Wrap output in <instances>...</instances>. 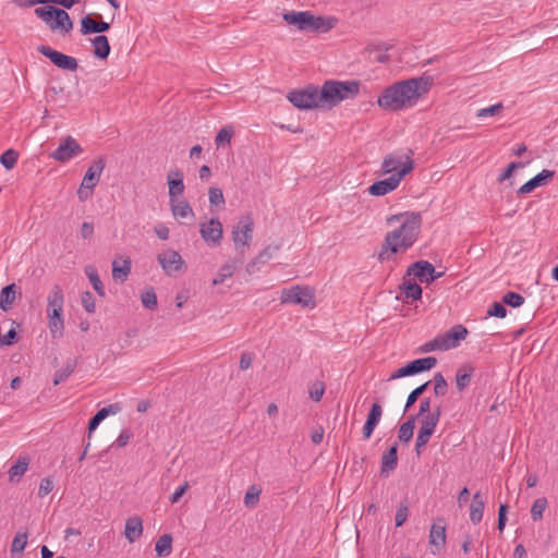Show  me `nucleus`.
Returning a JSON list of instances; mask_svg holds the SVG:
<instances>
[{
	"label": "nucleus",
	"mask_w": 558,
	"mask_h": 558,
	"mask_svg": "<svg viewBox=\"0 0 558 558\" xmlns=\"http://www.w3.org/2000/svg\"><path fill=\"white\" fill-rule=\"evenodd\" d=\"M81 301H82V305H83L84 310L87 313L95 312V308H96L95 300H94L93 294L89 291H85L82 293Z\"/></svg>",
	"instance_id": "obj_56"
},
{
	"label": "nucleus",
	"mask_w": 558,
	"mask_h": 558,
	"mask_svg": "<svg viewBox=\"0 0 558 558\" xmlns=\"http://www.w3.org/2000/svg\"><path fill=\"white\" fill-rule=\"evenodd\" d=\"M141 300H142L143 305L148 310H155L157 307V304H158L157 295L153 288H150V289L146 290L144 293H142Z\"/></svg>",
	"instance_id": "obj_48"
},
{
	"label": "nucleus",
	"mask_w": 558,
	"mask_h": 558,
	"mask_svg": "<svg viewBox=\"0 0 558 558\" xmlns=\"http://www.w3.org/2000/svg\"><path fill=\"white\" fill-rule=\"evenodd\" d=\"M408 277L418 280L422 283H432L433 281L441 278L445 272L436 271L432 263L427 260H418L411 264L407 269Z\"/></svg>",
	"instance_id": "obj_11"
},
{
	"label": "nucleus",
	"mask_w": 558,
	"mask_h": 558,
	"mask_svg": "<svg viewBox=\"0 0 558 558\" xmlns=\"http://www.w3.org/2000/svg\"><path fill=\"white\" fill-rule=\"evenodd\" d=\"M75 367H76L75 360L68 361L60 369H58L54 373L53 385L57 386V385L65 381L69 378V376L74 372Z\"/></svg>",
	"instance_id": "obj_38"
},
{
	"label": "nucleus",
	"mask_w": 558,
	"mask_h": 558,
	"mask_svg": "<svg viewBox=\"0 0 558 558\" xmlns=\"http://www.w3.org/2000/svg\"><path fill=\"white\" fill-rule=\"evenodd\" d=\"M238 264H240L239 259L233 260V262H228L225 265H222L217 274V277L213 280V284L214 286L221 284V283H223V281L227 278L232 277L234 271L238 268Z\"/></svg>",
	"instance_id": "obj_33"
},
{
	"label": "nucleus",
	"mask_w": 558,
	"mask_h": 558,
	"mask_svg": "<svg viewBox=\"0 0 558 558\" xmlns=\"http://www.w3.org/2000/svg\"><path fill=\"white\" fill-rule=\"evenodd\" d=\"M487 315L498 318H505L507 315V308L504 306V304L499 302H494L492 306L488 308Z\"/></svg>",
	"instance_id": "obj_57"
},
{
	"label": "nucleus",
	"mask_w": 558,
	"mask_h": 558,
	"mask_svg": "<svg viewBox=\"0 0 558 558\" xmlns=\"http://www.w3.org/2000/svg\"><path fill=\"white\" fill-rule=\"evenodd\" d=\"M157 260L168 276H171L174 272H179L183 268H185L184 260L182 259L181 255L174 250H167L158 254Z\"/></svg>",
	"instance_id": "obj_16"
},
{
	"label": "nucleus",
	"mask_w": 558,
	"mask_h": 558,
	"mask_svg": "<svg viewBox=\"0 0 558 558\" xmlns=\"http://www.w3.org/2000/svg\"><path fill=\"white\" fill-rule=\"evenodd\" d=\"M260 494L262 487L259 485L250 486L244 496V505L248 508H254L259 501Z\"/></svg>",
	"instance_id": "obj_42"
},
{
	"label": "nucleus",
	"mask_w": 558,
	"mask_h": 558,
	"mask_svg": "<svg viewBox=\"0 0 558 558\" xmlns=\"http://www.w3.org/2000/svg\"><path fill=\"white\" fill-rule=\"evenodd\" d=\"M412 171V165L408 162L403 169L392 173L389 178L374 182L368 187V193L373 196H384L395 191L400 184L401 180Z\"/></svg>",
	"instance_id": "obj_10"
},
{
	"label": "nucleus",
	"mask_w": 558,
	"mask_h": 558,
	"mask_svg": "<svg viewBox=\"0 0 558 558\" xmlns=\"http://www.w3.org/2000/svg\"><path fill=\"white\" fill-rule=\"evenodd\" d=\"M208 201L211 208L222 207L226 203L222 190L217 186H210L208 190Z\"/></svg>",
	"instance_id": "obj_41"
},
{
	"label": "nucleus",
	"mask_w": 558,
	"mask_h": 558,
	"mask_svg": "<svg viewBox=\"0 0 558 558\" xmlns=\"http://www.w3.org/2000/svg\"><path fill=\"white\" fill-rule=\"evenodd\" d=\"M99 177L95 174L92 170H87L83 180H82V187L89 189V191H93L95 186L99 182Z\"/></svg>",
	"instance_id": "obj_52"
},
{
	"label": "nucleus",
	"mask_w": 558,
	"mask_h": 558,
	"mask_svg": "<svg viewBox=\"0 0 558 558\" xmlns=\"http://www.w3.org/2000/svg\"><path fill=\"white\" fill-rule=\"evenodd\" d=\"M413 151L409 150V154H389L384 158L381 163V171L384 174L396 173L400 169H403L408 162L412 165V169L414 168V162L412 160Z\"/></svg>",
	"instance_id": "obj_17"
},
{
	"label": "nucleus",
	"mask_w": 558,
	"mask_h": 558,
	"mask_svg": "<svg viewBox=\"0 0 558 558\" xmlns=\"http://www.w3.org/2000/svg\"><path fill=\"white\" fill-rule=\"evenodd\" d=\"M17 333L11 328L3 337H0V345H11L16 341Z\"/></svg>",
	"instance_id": "obj_64"
},
{
	"label": "nucleus",
	"mask_w": 558,
	"mask_h": 558,
	"mask_svg": "<svg viewBox=\"0 0 558 558\" xmlns=\"http://www.w3.org/2000/svg\"><path fill=\"white\" fill-rule=\"evenodd\" d=\"M233 129L231 126H225L222 128L216 138H215V144L217 145V147L223 145V144H230L231 142V138L233 136Z\"/></svg>",
	"instance_id": "obj_49"
},
{
	"label": "nucleus",
	"mask_w": 558,
	"mask_h": 558,
	"mask_svg": "<svg viewBox=\"0 0 558 558\" xmlns=\"http://www.w3.org/2000/svg\"><path fill=\"white\" fill-rule=\"evenodd\" d=\"M15 299V284L5 286L0 292V308L4 312L9 311Z\"/></svg>",
	"instance_id": "obj_36"
},
{
	"label": "nucleus",
	"mask_w": 558,
	"mask_h": 558,
	"mask_svg": "<svg viewBox=\"0 0 558 558\" xmlns=\"http://www.w3.org/2000/svg\"><path fill=\"white\" fill-rule=\"evenodd\" d=\"M437 364V359L434 356H427L423 359H417L414 361H411L410 363L405 364L404 366L398 368L396 372H393L388 380L398 379L405 376H412L415 374H420L426 371L432 369Z\"/></svg>",
	"instance_id": "obj_12"
},
{
	"label": "nucleus",
	"mask_w": 558,
	"mask_h": 558,
	"mask_svg": "<svg viewBox=\"0 0 558 558\" xmlns=\"http://www.w3.org/2000/svg\"><path fill=\"white\" fill-rule=\"evenodd\" d=\"M413 277H408L405 274L402 279V283L399 286L401 294L407 300V303L411 301H417L422 298V288L414 282Z\"/></svg>",
	"instance_id": "obj_21"
},
{
	"label": "nucleus",
	"mask_w": 558,
	"mask_h": 558,
	"mask_svg": "<svg viewBox=\"0 0 558 558\" xmlns=\"http://www.w3.org/2000/svg\"><path fill=\"white\" fill-rule=\"evenodd\" d=\"M507 512H508V505L501 504L499 506V510H498V523H497V529L499 532H502L505 530L506 522H507Z\"/></svg>",
	"instance_id": "obj_60"
},
{
	"label": "nucleus",
	"mask_w": 558,
	"mask_h": 558,
	"mask_svg": "<svg viewBox=\"0 0 558 558\" xmlns=\"http://www.w3.org/2000/svg\"><path fill=\"white\" fill-rule=\"evenodd\" d=\"M523 167H524L523 162L509 163L508 167L505 169V171L499 175L498 181L504 182V181L510 179L514 170H517L519 168H523Z\"/></svg>",
	"instance_id": "obj_59"
},
{
	"label": "nucleus",
	"mask_w": 558,
	"mask_h": 558,
	"mask_svg": "<svg viewBox=\"0 0 558 558\" xmlns=\"http://www.w3.org/2000/svg\"><path fill=\"white\" fill-rule=\"evenodd\" d=\"M398 465V445L393 444L381 457L380 473H389Z\"/></svg>",
	"instance_id": "obj_27"
},
{
	"label": "nucleus",
	"mask_w": 558,
	"mask_h": 558,
	"mask_svg": "<svg viewBox=\"0 0 558 558\" xmlns=\"http://www.w3.org/2000/svg\"><path fill=\"white\" fill-rule=\"evenodd\" d=\"M448 384L441 373L434 375V393L436 397H444L447 393Z\"/></svg>",
	"instance_id": "obj_44"
},
{
	"label": "nucleus",
	"mask_w": 558,
	"mask_h": 558,
	"mask_svg": "<svg viewBox=\"0 0 558 558\" xmlns=\"http://www.w3.org/2000/svg\"><path fill=\"white\" fill-rule=\"evenodd\" d=\"M485 508V501L482 498V495L480 492L475 493L473 495L472 502L470 505V520L473 524H477L483 519Z\"/></svg>",
	"instance_id": "obj_28"
},
{
	"label": "nucleus",
	"mask_w": 558,
	"mask_h": 558,
	"mask_svg": "<svg viewBox=\"0 0 558 558\" xmlns=\"http://www.w3.org/2000/svg\"><path fill=\"white\" fill-rule=\"evenodd\" d=\"M19 154L14 149H8L0 156L1 165L7 169H12L17 161Z\"/></svg>",
	"instance_id": "obj_47"
},
{
	"label": "nucleus",
	"mask_w": 558,
	"mask_h": 558,
	"mask_svg": "<svg viewBox=\"0 0 558 558\" xmlns=\"http://www.w3.org/2000/svg\"><path fill=\"white\" fill-rule=\"evenodd\" d=\"M415 427V416H410L404 423L401 424L398 432V439L401 442H409L413 437Z\"/></svg>",
	"instance_id": "obj_37"
},
{
	"label": "nucleus",
	"mask_w": 558,
	"mask_h": 558,
	"mask_svg": "<svg viewBox=\"0 0 558 558\" xmlns=\"http://www.w3.org/2000/svg\"><path fill=\"white\" fill-rule=\"evenodd\" d=\"M383 415V408L378 402L372 404L369 412L366 417V422L363 426L364 439H369L374 433V429L378 425Z\"/></svg>",
	"instance_id": "obj_19"
},
{
	"label": "nucleus",
	"mask_w": 558,
	"mask_h": 558,
	"mask_svg": "<svg viewBox=\"0 0 558 558\" xmlns=\"http://www.w3.org/2000/svg\"><path fill=\"white\" fill-rule=\"evenodd\" d=\"M502 108H504L502 104L498 102L490 107L480 109L476 113V117L477 118L493 117V116L500 113Z\"/></svg>",
	"instance_id": "obj_53"
},
{
	"label": "nucleus",
	"mask_w": 558,
	"mask_h": 558,
	"mask_svg": "<svg viewBox=\"0 0 558 558\" xmlns=\"http://www.w3.org/2000/svg\"><path fill=\"white\" fill-rule=\"evenodd\" d=\"M48 326L52 337L62 335L64 328L62 311L64 303L63 291L60 286L54 284L47 298Z\"/></svg>",
	"instance_id": "obj_4"
},
{
	"label": "nucleus",
	"mask_w": 558,
	"mask_h": 558,
	"mask_svg": "<svg viewBox=\"0 0 558 558\" xmlns=\"http://www.w3.org/2000/svg\"><path fill=\"white\" fill-rule=\"evenodd\" d=\"M29 460L25 457L20 458L9 470V477L12 482H19L28 469Z\"/></svg>",
	"instance_id": "obj_34"
},
{
	"label": "nucleus",
	"mask_w": 558,
	"mask_h": 558,
	"mask_svg": "<svg viewBox=\"0 0 558 558\" xmlns=\"http://www.w3.org/2000/svg\"><path fill=\"white\" fill-rule=\"evenodd\" d=\"M360 92L359 81L328 80L319 87V100L322 108L331 109L341 101L354 99Z\"/></svg>",
	"instance_id": "obj_3"
},
{
	"label": "nucleus",
	"mask_w": 558,
	"mask_h": 558,
	"mask_svg": "<svg viewBox=\"0 0 558 558\" xmlns=\"http://www.w3.org/2000/svg\"><path fill=\"white\" fill-rule=\"evenodd\" d=\"M27 544V533L26 532H17L13 538L11 546V554L22 553Z\"/></svg>",
	"instance_id": "obj_45"
},
{
	"label": "nucleus",
	"mask_w": 558,
	"mask_h": 558,
	"mask_svg": "<svg viewBox=\"0 0 558 558\" xmlns=\"http://www.w3.org/2000/svg\"><path fill=\"white\" fill-rule=\"evenodd\" d=\"M170 206H171V211H172V215L175 217V218H194L195 215H194V211H193V208L191 207V205L189 204L187 201L185 199H181V201H172L170 202Z\"/></svg>",
	"instance_id": "obj_29"
},
{
	"label": "nucleus",
	"mask_w": 558,
	"mask_h": 558,
	"mask_svg": "<svg viewBox=\"0 0 558 558\" xmlns=\"http://www.w3.org/2000/svg\"><path fill=\"white\" fill-rule=\"evenodd\" d=\"M105 167H106V160L102 157H100V158L94 160L87 170H92L93 172H95L96 175H98L100 178Z\"/></svg>",
	"instance_id": "obj_63"
},
{
	"label": "nucleus",
	"mask_w": 558,
	"mask_h": 558,
	"mask_svg": "<svg viewBox=\"0 0 558 558\" xmlns=\"http://www.w3.org/2000/svg\"><path fill=\"white\" fill-rule=\"evenodd\" d=\"M474 372L475 369L471 364H463L457 369L456 387L459 392H462L471 384Z\"/></svg>",
	"instance_id": "obj_26"
},
{
	"label": "nucleus",
	"mask_w": 558,
	"mask_h": 558,
	"mask_svg": "<svg viewBox=\"0 0 558 558\" xmlns=\"http://www.w3.org/2000/svg\"><path fill=\"white\" fill-rule=\"evenodd\" d=\"M280 248L279 245H267L259 254L256 256V260H259L262 264L268 262L275 252Z\"/></svg>",
	"instance_id": "obj_55"
},
{
	"label": "nucleus",
	"mask_w": 558,
	"mask_h": 558,
	"mask_svg": "<svg viewBox=\"0 0 558 558\" xmlns=\"http://www.w3.org/2000/svg\"><path fill=\"white\" fill-rule=\"evenodd\" d=\"M314 290L308 287L294 286L290 289H283L281 292L280 301L284 303L300 304L304 307L315 306Z\"/></svg>",
	"instance_id": "obj_9"
},
{
	"label": "nucleus",
	"mask_w": 558,
	"mask_h": 558,
	"mask_svg": "<svg viewBox=\"0 0 558 558\" xmlns=\"http://www.w3.org/2000/svg\"><path fill=\"white\" fill-rule=\"evenodd\" d=\"M121 411L119 403H112L97 411V413L88 422V437L98 427V425L109 415Z\"/></svg>",
	"instance_id": "obj_24"
},
{
	"label": "nucleus",
	"mask_w": 558,
	"mask_h": 558,
	"mask_svg": "<svg viewBox=\"0 0 558 558\" xmlns=\"http://www.w3.org/2000/svg\"><path fill=\"white\" fill-rule=\"evenodd\" d=\"M306 11H289L283 14L287 24L294 26L298 31H304Z\"/></svg>",
	"instance_id": "obj_32"
},
{
	"label": "nucleus",
	"mask_w": 558,
	"mask_h": 558,
	"mask_svg": "<svg viewBox=\"0 0 558 558\" xmlns=\"http://www.w3.org/2000/svg\"><path fill=\"white\" fill-rule=\"evenodd\" d=\"M172 535L163 534L161 535L155 545V550L157 556L159 557H168L172 551Z\"/></svg>",
	"instance_id": "obj_35"
},
{
	"label": "nucleus",
	"mask_w": 558,
	"mask_h": 558,
	"mask_svg": "<svg viewBox=\"0 0 558 558\" xmlns=\"http://www.w3.org/2000/svg\"><path fill=\"white\" fill-rule=\"evenodd\" d=\"M109 28V23L97 21L92 14L85 15L81 21V31L84 35L105 33Z\"/></svg>",
	"instance_id": "obj_22"
},
{
	"label": "nucleus",
	"mask_w": 558,
	"mask_h": 558,
	"mask_svg": "<svg viewBox=\"0 0 558 558\" xmlns=\"http://www.w3.org/2000/svg\"><path fill=\"white\" fill-rule=\"evenodd\" d=\"M170 202L183 194L185 185L183 183V172L179 169L172 170L167 177Z\"/></svg>",
	"instance_id": "obj_20"
},
{
	"label": "nucleus",
	"mask_w": 558,
	"mask_h": 558,
	"mask_svg": "<svg viewBox=\"0 0 558 558\" xmlns=\"http://www.w3.org/2000/svg\"><path fill=\"white\" fill-rule=\"evenodd\" d=\"M430 381H426L424 384H422L421 386L416 387L415 389H413L410 395L408 396V399H407V402H405V407H404V411H407L408 409H410L416 401L417 399L424 393V391L427 389L428 385H429Z\"/></svg>",
	"instance_id": "obj_46"
},
{
	"label": "nucleus",
	"mask_w": 558,
	"mask_h": 558,
	"mask_svg": "<svg viewBox=\"0 0 558 558\" xmlns=\"http://www.w3.org/2000/svg\"><path fill=\"white\" fill-rule=\"evenodd\" d=\"M502 302L511 307H519L524 303V298L517 292L509 291L504 295Z\"/></svg>",
	"instance_id": "obj_50"
},
{
	"label": "nucleus",
	"mask_w": 558,
	"mask_h": 558,
	"mask_svg": "<svg viewBox=\"0 0 558 558\" xmlns=\"http://www.w3.org/2000/svg\"><path fill=\"white\" fill-rule=\"evenodd\" d=\"M398 222L399 227L385 236L378 259L383 263L389 260L393 254L405 252L416 241L422 227L420 213L404 211L387 218V225Z\"/></svg>",
	"instance_id": "obj_1"
},
{
	"label": "nucleus",
	"mask_w": 558,
	"mask_h": 558,
	"mask_svg": "<svg viewBox=\"0 0 558 558\" xmlns=\"http://www.w3.org/2000/svg\"><path fill=\"white\" fill-rule=\"evenodd\" d=\"M34 13L53 32L69 33L73 28L70 15L63 9L45 5L36 8Z\"/></svg>",
	"instance_id": "obj_5"
},
{
	"label": "nucleus",
	"mask_w": 558,
	"mask_h": 558,
	"mask_svg": "<svg viewBox=\"0 0 558 558\" xmlns=\"http://www.w3.org/2000/svg\"><path fill=\"white\" fill-rule=\"evenodd\" d=\"M254 221L251 216L243 217L233 227L231 235L234 248L240 255L239 263L244 259L245 248L250 246L253 239Z\"/></svg>",
	"instance_id": "obj_6"
},
{
	"label": "nucleus",
	"mask_w": 558,
	"mask_h": 558,
	"mask_svg": "<svg viewBox=\"0 0 558 558\" xmlns=\"http://www.w3.org/2000/svg\"><path fill=\"white\" fill-rule=\"evenodd\" d=\"M93 53L96 58L105 60L110 53L108 37H94L92 39Z\"/></svg>",
	"instance_id": "obj_30"
},
{
	"label": "nucleus",
	"mask_w": 558,
	"mask_h": 558,
	"mask_svg": "<svg viewBox=\"0 0 558 558\" xmlns=\"http://www.w3.org/2000/svg\"><path fill=\"white\" fill-rule=\"evenodd\" d=\"M325 392V386L322 381H316L310 390V397L312 400L318 402L323 398Z\"/></svg>",
	"instance_id": "obj_58"
},
{
	"label": "nucleus",
	"mask_w": 558,
	"mask_h": 558,
	"mask_svg": "<svg viewBox=\"0 0 558 558\" xmlns=\"http://www.w3.org/2000/svg\"><path fill=\"white\" fill-rule=\"evenodd\" d=\"M338 24L339 19L333 15H317L306 11L303 32L325 34L333 31Z\"/></svg>",
	"instance_id": "obj_8"
},
{
	"label": "nucleus",
	"mask_w": 558,
	"mask_h": 558,
	"mask_svg": "<svg viewBox=\"0 0 558 558\" xmlns=\"http://www.w3.org/2000/svg\"><path fill=\"white\" fill-rule=\"evenodd\" d=\"M408 506L405 505H401L397 512H396V517H395V520H396V526H401L405 521H407V518H408Z\"/></svg>",
	"instance_id": "obj_62"
},
{
	"label": "nucleus",
	"mask_w": 558,
	"mask_h": 558,
	"mask_svg": "<svg viewBox=\"0 0 558 558\" xmlns=\"http://www.w3.org/2000/svg\"><path fill=\"white\" fill-rule=\"evenodd\" d=\"M433 85L432 76H420L397 82L381 93L377 99L380 108L399 111L413 107Z\"/></svg>",
	"instance_id": "obj_2"
},
{
	"label": "nucleus",
	"mask_w": 558,
	"mask_h": 558,
	"mask_svg": "<svg viewBox=\"0 0 558 558\" xmlns=\"http://www.w3.org/2000/svg\"><path fill=\"white\" fill-rule=\"evenodd\" d=\"M441 415V407L437 405L430 414H425L423 416H418L421 418V427L422 429L435 432V428L439 422Z\"/></svg>",
	"instance_id": "obj_31"
},
{
	"label": "nucleus",
	"mask_w": 558,
	"mask_h": 558,
	"mask_svg": "<svg viewBox=\"0 0 558 558\" xmlns=\"http://www.w3.org/2000/svg\"><path fill=\"white\" fill-rule=\"evenodd\" d=\"M143 533V522L137 515L130 517L125 522L124 535L130 543H134Z\"/></svg>",
	"instance_id": "obj_25"
},
{
	"label": "nucleus",
	"mask_w": 558,
	"mask_h": 558,
	"mask_svg": "<svg viewBox=\"0 0 558 558\" xmlns=\"http://www.w3.org/2000/svg\"><path fill=\"white\" fill-rule=\"evenodd\" d=\"M439 336L441 338V344H444L447 351L457 348L459 342L466 338L468 329L462 325H454L450 330Z\"/></svg>",
	"instance_id": "obj_18"
},
{
	"label": "nucleus",
	"mask_w": 558,
	"mask_h": 558,
	"mask_svg": "<svg viewBox=\"0 0 558 558\" xmlns=\"http://www.w3.org/2000/svg\"><path fill=\"white\" fill-rule=\"evenodd\" d=\"M421 352L423 353H427V352H433V351H446L445 350V347L444 344H441V338L440 336H437L436 338H434L433 340L430 341H427L426 343H424L422 347H421Z\"/></svg>",
	"instance_id": "obj_51"
},
{
	"label": "nucleus",
	"mask_w": 558,
	"mask_h": 558,
	"mask_svg": "<svg viewBox=\"0 0 558 558\" xmlns=\"http://www.w3.org/2000/svg\"><path fill=\"white\" fill-rule=\"evenodd\" d=\"M85 274L88 277V279H89L93 288L97 292V294L100 296H105V288H104V284L97 274V270L94 267L88 266L85 269Z\"/></svg>",
	"instance_id": "obj_40"
},
{
	"label": "nucleus",
	"mask_w": 558,
	"mask_h": 558,
	"mask_svg": "<svg viewBox=\"0 0 558 558\" xmlns=\"http://www.w3.org/2000/svg\"><path fill=\"white\" fill-rule=\"evenodd\" d=\"M429 544L439 551L446 544V525L444 520L439 519L434 523L429 532Z\"/></svg>",
	"instance_id": "obj_23"
},
{
	"label": "nucleus",
	"mask_w": 558,
	"mask_h": 558,
	"mask_svg": "<svg viewBox=\"0 0 558 558\" xmlns=\"http://www.w3.org/2000/svg\"><path fill=\"white\" fill-rule=\"evenodd\" d=\"M547 499L545 497L537 498L534 500L531 507V517L533 521H538L543 518V513L547 508Z\"/></svg>",
	"instance_id": "obj_43"
},
{
	"label": "nucleus",
	"mask_w": 558,
	"mask_h": 558,
	"mask_svg": "<svg viewBox=\"0 0 558 558\" xmlns=\"http://www.w3.org/2000/svg\"><path fill=\"white\" fill-rule=\"evenodd\" d=\"M130 272H131V259L130 258L124 259L122 266H119L116 260L112 263L113 279L124 281V280H126Z\"/></svg>",
	"instance_id": "obj_39"
},
{
	"label": "nucleus",
	"mask_w": 558,
	"mask_h": 558,
	"mask_svg": "<svg viewBox=\"0 0 558 558\" xmlns=\"http://www.w3.org/2000/svg\"><path fill=\"white\" fill-rule=\"evenodd\" d=\"M82 153V146L77 143L75 138L69 135L61 140L57 149H54L50 154V158L60 162H68L72 158L81 155Z\"/></svg>",
	"instance_id": "obj_13"
},
{
	"label": "nucleus",
	"mask_w": 558,
	"mask_h": 558,
	"mask_svg": "<svg viewBox=\"0 0 558 558\" xmlns=\"http://www.w3.org/2000/svg\"><path fill=\"white\" fill-rule=\"evenodd\" d=\"M199 233L207 244L218 246L223 236L222 223L218 218H211L208 222L199 225Z\"/></svg>",
	"instance_id": "obj_15"
},
{
	"label": "nucleus",
	"mask_w": 558,
	"mask_h": 558,
	"mask_svg": "<svg viewBox=\"0 0 558 558\" xmlns=\"http://www.w3.org/2000/svg\"><path fill=\"white\" fill-rule=\"evenodd\" d=\"M53 489V483L50 478L45 477L40 481L38 496L45 497Z\"/></svg>",
	"instance_id": "obj_61"
},
{
	"label": "nucleus",
	"mask_w": 558,
	"mask_h": 558,
	"mask_svg": "<svg viewBox=\"0 0 558 558\" xmlns=\"http://www.w3.org/2000/svg\"><path fill=\"white\" fill-rule=\"evenodd\" d=\"M555 175V171L544 169L538 174L532 178L535 184L538 186L545 185L549 180H551Z\"/></svg>",
	"instance_id": "obj_54"
},
{
	"label": "nucleus",
	"mask_w": 558,
	"mask_h": 558,
	"mask_svg": "<svg viewBox=\"0 0 558 558\" xmlns=\"http://www.w3.org/2000/svg\"><path fill=\"white\" fill-rule=\"evenodd\" d=\"M38 51L59 69L73 72L78 68L77 60L74 57L59 52L49 46H39Z\"/></svg>",
	"instance_id": "obj_14"
},
{
	"label": "nucleus",
	"mask_w": 558,
	"mask_h": 558,
	"mask_svg": "<svg viewBox=\"0 0 558 558\" xmlns=\"http://www.w3.org/2000/svg\"><path fill=\"white\" fill-rule=\"evenodd\" d=\"M287 98L299 109L310 110L314 108H322V102L319 100V87L313 84H308L302 89L291 90Z\"/></svg>",
	"instance_id": "obj_7"
}]
</instances>
